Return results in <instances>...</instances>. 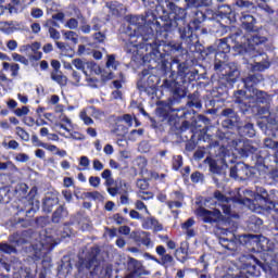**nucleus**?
I'll return each mask as SVG.
<instances>
[{
  "label": "nucleus",
  "instance_id": "50",
  "mask_svg": "<svg viewBox=\"0 0 278 278\" xmlns=\"http://www.w3.org/2000/svg\"><path fill=\"white\" fill-rule=\"evenodd\" d=\"M65 40H71V42H73L74 45H77V42H79V39L77 37V33L73 31V30H66L63 34Z\"/></svg>",
  "mask_w": 278,
  "mask_h": 278
},
{
  "label": "nucleus",
  "instance_id": "46",
  "mask_svg": "<svg viewBox=\"0 0 278 278\" xmlns=\"http://www.w3.org/2000/svg\"><path fill=\"white\" fill-rule=\"evenodd\" d=\"M190 179L192 184H203V181H205V175L199 170H195L191 174Z\"/></svg>",
  "mask_w": 278,
  "mask_h": 278
},
{
  "label": "nucleus",
  "instance_id": "63",
  "mask_svg": "<svg viewBox=\"0 0 278 278\" xmlns=\"http://www.w3.org/2000/svg\"><path fill=\"white\" fill-rule=\"evenodd\" d=\"M40 47H41V43L38 42V41H35V42H33L30 45L24 46V51H29V49H31V51L34 53H39L38 50L40 49Z\"/></svg>",
  "mask_w": 278,
  "mask_h": 278
},
{
  "label": "nucleus",
  "instance_id": "59",
  "mask_svg": "<svg viewBox=\"0 0 278 278\" xmlns=\"http://www.w3.org/2000/svg\"><path fill=\"white\" fill-rule=\"evenodd\" d=\"M91 29L93 31H101V27H103V22L99 17H92L91 20Z\"/></svg>",
  "mask_w": 278,
  "mask_h": 278
},
{
  "label": "nucleus",
  "instance_id": "16",
  "mask_svg": "<svg viewBox=\"0 0 278 278\" xmlns=\"http://www.w3.org/2000/svg\"><path fill=\"white\" fill-rule=\"evenodd\" d=\"M101 250L99 248H91L90 252L85 258H79L78 270H90L94 264H97V257H99Z\"/></svg>",
  "mask_w": 278,
  "mask_h": 278
},
{
  "label": "nucleus",
  "instance_id": "20",
  "mask_svg": "<svg viewBox=\"0 0 278 278\" xmlns=\"http://www.w3.org/2000/svg\"><path fill=\"white\" fill-rule=\"evenodd\" d=\"M190 251V243L188 241L180 242V247L174 252V256L181 264L188 262V255Z\"/></svg>",
  "mask_w": 278,
  "mask_h": 278
},
{
  "label": "nucleus",
  "instance_id": "56",
  "mask_svg": "<svg viewBox=\"0 0 278 278\" xmlns=\"http://www.w3.org/2000/svg\"><path fill=\"white\" fill-rule=\"evenodd\" d=\"M265 149H271L273 151H278V141H275L270 138L264 139Z\"/></svg>",
  "mask_w": 278,
  "mask_h": 278
},
{
  "label": "nucleus",
  "instance_id": "53",
  "mask_svg": "<svg viewBox=\"0 0 278 278\" xmlns=\"http://www.w3.org/2000/svg\"><path fill=\"white\" fill-rule=\"evenodd\" d=\"M139 112H140V114H142V116H144L146 118H148V121H150L151 127H153V129H157V127H159L157 122L155 121V118L151 117V115H149V113H147L144 108H139Z\"/></svg>",
  "mask_w": 278,
  "mask_h": 278
},
{
  "label": "nucleus",
  "instance_id": "37",
  "mask_svg": "<svg viewBox=\"0 0 278 278\" xmlns=\"http://www.w3.org/2000/svg\"><path fill=\"white\" fill-rule=\"evenodd\" d=\"M3 71H11L12 77H18V71H21V65L17 63L10 64L8 62L2 63Z\"/></svg>",
  "mask_w": 278,
  "mask_h": 278
},
{
  "label": "nucleus",
  "instance_id": "49",
  "mask_svg": "<svg viewBox=\"0 0 278 278\" xmlns=\"http://www.w3.org/2000/svg\"><path fill=\"white\" fill-rule=\"evenodd\" d=\"M108 36L105 33L97 31L92 35V39L94 40L96 45H103L106 40Z\"/></svg>",
  "mask_w": 278,
  "mask_h": 278
},
{
  "label": "nucleus",
  "instance_id": "5",
  "mask_svg": "<svg viewBox=\"0 0 278 278\" xmlns=\"http://www.w3.org/2000/svg\"><path fill=\"white\" fill-rule=\"evenodd\" d=\"M242 38H244V36H242V34L240 33H235V34H230L228 37L226 38H222L217 41V47L215 48L217 51V56L220 55L225 58V55H227V53H229L231 51V48L235 51H238V49H242L244 47V43H242Z\"/></svg>",
  "mask_w": 278,
  "mask_h": 278
},
{
  "label": "nucleus",
  "instance_id": "42",
  "mask_svg": "<svg viewBox=\"0 0 278 278\" xmlns=\"http://www.w3.org/2000/svg\"><path fill=\"white\" fill-rule=\"evenodd\" d=\"M184 166V156L181 154L172 157V170H179Z\"/></svg>",
  "mask_w": 278,
  "mask_h": 278
},
{
  "label": "nucleus",
  "instance_id": "61",
  "mask_svg": "<svg viewBox=\"0 0 278 278\" xmlns=\"http://www.w3.org/2000/svg\"><path fill=\"white\" fill-rule=\"evenodd\" d=\"M118 77L119 79L113 80V86L116 90H121V88H123V84H125V74H123V72L118 74Z\"/></svg>",
  "mask_w": 278,
  "mask_h": 278
},
{
  "label": "nucleus",
  "instance_id": "10",
  "mask_svg": "<svg viewBox=\"0 0 278 278\" xmlns=\"http://www.w3.org/2000/svg\"><path fill=\"white\" fill-rule=\"evenodd\" d=\"M72 64L75 66V68H77V71H83L85 75H88V73L86 72V66L87 68H91V71L98 68L99 73L101 74L102 81H110L114 79V72L102 71L101 67L94 62H84L81 59H74L72 61Z\"/></svg>",
  "mask_w": 278,
  "mask_h": 278
},
{
  "label": "nucleus",
  "instance_id": "9",
  "mask_svg": "<svg viewBox=\"0 0 278 278\" xmlns=\"http://www.w3.org/2000/svg\"><path fill=\"white\" fill-rule=\"evenodd\" d=\"M254 201L260 203L265 210H274L275 212L278 210L277 195L274 190L268 192L264 187H256Z\"/></svg>",
  "mask_w": 278,
  "mask_h": 278
},
{
  "label": "nucleus",
  "instance_id": "31",
  "mask_svg": "<svg viewBox=\"0 0 278 278\" xmlns=\"http://www.w3.org/2000/svg\"><path fill=\"white\" fill-rule=\"evenodd\" d=\"M261 166L268 167H278V150L274 154H269L268 156L264 155L263 159H261Z\"/></svg>",
  "mask_w": 278,
  "mask_h": 278
},
{
  "label": "nucleus",
  "instance_id": "60",
  "mask_svg": "<svg viewBox=\"0 0 278 278\" xmlns=\"http://www.w3.org/2000/svg\"><path fill=\"white\" fill-rule=\"evenodd\" d=\"M13 114H15V116H17L18 118L27 116V114H29V106H22L20 109H15L13 110Z\"/></svg>",
  "mask_w": 278,
  "mask_h": 278
},
{
  "label": "nucleus",
  "instance_id": "3",
  "mask_svg": "<svg viewBox=\"0 0 278 278\" xmlns=\"http://www.w3.org/2000/svg\"><path fill=\"white\" fill-rule=\"evenodd\" d=\"M195 17L185 27L178 28L182 45L186 46L187 51H195L199 45V36L194 31L201 29V23L207 18L203 11H195Z\"/></svg>",
  "mask_w": 278,
  "mask_h": 278
},
{
  "label": "nucleus",
  "instance_id": "22",
  "mask_svg": "<svg viewBox=\"0 0 278 278\" xmlns=\"http://www.w3.org/2000/svg\"><path fill=\"white\" fill-rule=\"evenodd\" d=\"M127 268L130 271L125 278H136L142 275V263L136 258H129L127 263Z\"/></svg>",
  "mask_w": 278,
  "mask_h": 278
},
{
  "label": "nucleus",
  "instance_id": "47",
  "mask_svg": "<svg viewBox=\"0 0 278 278\" xmlns=\"http://www.w3.org/2000/svg\"><path fill=\"white\" fill-rule=\"evenodd\" d=\"M102 179H105V186H113L114 178H112V170L104 169L101 174Z\"/></svg>",
  "mask_w": 278,
  "mask_h": 278
},
{
  "label": "nucleus",
  "instance_id": "41",
  "mask_svg": "<svg viewBox=\"0 0 278 278\" xmlns=\"http://www.w3.org/2000/svg\"><path fill=\"white\" fill-rule=\"evenodd\" d=\"M11 227H14L15 229L22 228L27 229L29 227V222L26 218H17L11 220Z\"/></svg>",
  "mask_w": 278,
  "mask_h": 278
},
{
  "label": "nucleus",
  "instance_id": "24",
  "mask_svg": "<svg viewBox=\"0 0 278 278\" xmlns=\"http://www.w3.org/2000/svg\"><path fill=\"white\" fill-rule=\"evenodd\" d=\"M66 218H68V210L65 205H59L56 210L52 213L51 223L60 225V223H64Z\"/></svg>",
  "mask_w": 278,
  "mask_h": 278
},
{
  "label": "nucleus",
  "instance_id": "43",
  "mask_svg": "<svg viewBox=\"0 0 278 278\" xmlns=\"http://www.w3.org/2000/svg\"><path fill=\"white\" fill-rule=\"evenodd\" d=\"M210 127V125H212V121H210V118H207V116L205 115H198L197 119H195V127Z\"/></svg>",
  "mask_w": 278,
  "mask_h": 278
},
{
  "label": "nucleus",
  "instance_id": "30",
  "mask_svg": "<svg viewBox=\"0 0 278 278\" xmlns=\"http://www.w3.org/2000/svg\"><path fill=\"white\" fill-rule=\"evenodd\" d=\"M198 47H201V45L199 43V41H198V43L195 45V51H191V53H197V52H199L200 53V55L202 56V58H210V55H215V59L217 60V58H218V52L216 51V48H214V46H210V47H207V48H203L202 50H201V48H199V50H197V48Z\"/></svg>",
  "mask_w": 278,
  "mask_h": 278
},
{
  "label": "nucleus",
  "instance_id": "36",
  "mask_svg": "<svg viewBox=\"0 0 278 278\" xmlns=\"http://www.w3.org/2000/svg\"><path fill=\"white\" fill-rule=\"evenodd\" d=\"M50 77L52 81L59 84V86H66L68 84V78L62 75V72H51Z\"/></svg>",
  "mask_w": 278,
  "mask_h": 278
},
{
  "label": "nucleus",
  "instance_id": "26",
  "mask_svg": "<svg viewBox=\"0 0 278 278\" xmlns=\"http://www.w3.org/2000/svg\"><path fill=\"white\" fill-rule=\"evenodd\" d=\"M132 240H135V242L138 244H142L143 247H151V232H132Z\"/></svg>",
  "mask_w": 278,
  "mask_h": 278
},
{
  "label": "nucleus",
  "instance_id": "14",
  "mask_svg": "<svg viewBox=\"0 0 278 278\" xmlns=\"http://www.w3.org/2000/svg\"><path fill=\"white\" fill-rule=\"evenodd\" d=\"M170 99H173V93H170L169 98L167 99V103L157 109V116L162 118V121H167V124L170 125V127H176L177 117L170 113L175 112L173 105H177V103H172Z\"/></svg>",
  "mask_w": 278,
  "mask_h": 278
},
{
  "label": "nucleus",
  "instance_id": "52",
  "mask_svg": "<svg viewBox=\"0 0 278 278\" xmlns=\"http://www.w3.org/2000/svg\"><path fill=\"white\" fill-rule=\"evenodd\" d=\"M0 251L7 255H12V253H16V248L8 243H0Z\"/></svg>",
  "mask_w": 278,
  "mask_h": 278
},
{
  "label": "nucleus",
  "instance_id": "4",
  "mask_svg": "<svg viewBox=\"0 0 278 278\" xmlns=\"http://www.w3.org/2000/svg\"><path fill=\"white\" fill-rule=\"evenodd\" d=\"M149 34L151 33L139 34V35L135 33L132 36H130V38H137V40H141V41L136 43V41L132 40L126 43L124 51L128 55H138V47H140V45H144V47H150V49L152 50V53L154 55H157L159 53L161 58H164V55H170L173 51H178V49L175 46L166 45L165 42L162 43L160 51L155 50L153 46L148 45L147 41L142 38V36H149Z\"/></svg>",
  "mask_w": 278,
  "mask_h": 278
},
{
  "label": "nucleus",
  "instance_id": "8",
  "mask_svg": "<svg viewBox=\"0 0 278 278\" xmlns=\"http://www.w3.org/2000/svg\"><path fill=\"white\" fill-rule=\"evenodd\" d=\"M235 151L241 155V157H249V155H252V157H255L256 163L262 166V159L269 157L270 153L266 150H257V148L249 144L247 141L239 140L238 143L235 146Z\"/></svg>",
  "mask_w": 278,
  "mask_h": 278
},
{
  "label": "nucleus",
  "instance_id": "48",
  "mask_svg": "<svg viewBox=\"0 0 278 278\" xmlns=\"http://www.w3.org/2000/svg\"><path fill=\"white\" fill-rule=\"evenodd\" d=\"M242 131L244 136H248V138H253V136H255V128L251 123L245 124L242 128Z\"/></svg>",
  "mask_w": 278,
  "mask_h": 278
},
{
  "label": "nucleus",
  "instance_id": "29",
  "mask_svg": "<svg viewBox=\"0 0 278 278\" xmlns=\"http://www.w3.org/2000/svg\"><path fill=\"white\" fill-rule=\"evenodd\" d=\"M262 225H264V220L255 215L250 216L249 220L247 222L248 229L250 231H254V233H257V231L262 229Z\"/></svg>",
  "mask_w": 278,
  "mask_h": 278
},
{
  "label": "nucleus",
  "instance_id": "11",
  "mask_svg": "<svg viewBox=\"0 0 278 278\" xmlns=\"http://www.w3.org/2000/svg\"><path fill=\"white\" fill-rule=\"evenodd\" d=\"M254 168L244 164L243 162H238L232 167H230V177L232 179H241V181H245V179H251V177L255 176Z\"/></svg>",
  "mask_w": 278,
  "mask_h": 278
},
{
  "label": "nucleus",
  "instance_id": "1",
  "mask_svg": "<svg viewBox=\"0 0 278 278\" xmlns=\"http://www.w3.org/2000/svg\"><path fill=\"white\" fill-rule=\"evenodd\" d=\"M168 8L172 14H174V18L165 20L163 24H160L157 15L151 13L146 20V25L150 27L151 31L146 36H141V38L146 41V45L154 47L155 51H160L162 43H165V40H168V33L179 27V23H177V21H181L184 23L186 21V16H188V12L186 10L189 8H179L174 2H169Z\"/></svg>",
  "mask_w": 278,
  "mask_h": 278
},
{
  "label": "nucleus",
  "instance_id": "19",
  "mask_svg": "<svg viewBox=\"0 0 278 278\" xmlns=\"http://www.w3.org/2000/svg\"><path fill=\"white\" fill-rule=\"evenodd\" d=\"M250 99L253 108H255V105H268L271 100L270 94L258 89H253V96H250Z\"/></svg>",
  "mask_w": 278,
  "mask_h": 278
},
{
  "label": "nucleus",
  "instance_id": "27",
  "mask_svg": "<svg viewBox=\"0 0 278 278\" xmlns=\"http://www.w3.org/2000/svg\"><path fill=\"white\" fill-rule=\"evenodd\" d=\"M60 204V199L58 197H46L42 201V211L46 214H51L53 207Z\"/></svg>",
  "mask_w": 278,
  "mask_h": 278
},
{
  "label": "nucleus",
  "instance_id": "51",
  "mask_svg": "<svg viewBox=\"0 0 278 278\" xmlns=\"http://www.w3.org/2000/svg\"><path fill=\"white\" fill-rule=\"evenodd\" d=\"M220 115L224 116V118H236V117H239L238 113L236 112V110H233L231 108L224 109L222 111Z\"/></svg>",
  "mask_w": 278,
  "mask_h": 278
},
{
  "label": "nucleus",
  "instance_id": "62",
  "mask_svg": "<svg viewBox=\"0 0 278 278\" xmlns=\"http://www.w3.org/2000/svg\"><path fill=\"white\" fill-rule=\"evenodd\" d=\"M79 166H83V168L78 167V170H88V166H90V159H88V156H80Z\"/></svg>",
  "mask_w": 278,
  "mask_h": 278
},
{
  "label": "nucleus",
  "instance_id": "64",
  "mask_svg": "<svg viewBox=\"0 0 278 278\" xmlns=\"http://www.w3.org/2000/svg\"><path fill=\"white\" fill-rule=\"evenodd\" d=\"M112 218L116 225H125L127 223V219L121 213H115Z\"/></svg>",
  "mask_w": 278,
  "mask_h": 278
},
{
  "label": "nucleus",
  "instance_id": "23",
  "mask_svg": "<svg viewBox=\"0 0 278 278\" xmlns=\"http://www.w3.org/2000/svg\"><path fill=\"white\" fill-rule=\"evenodd\" d=\"M155 251L159 257H161L162 266H175V257L170 254H166V248L164 245H157Z\"/></svg>",
  "mask_w": 278,
  "mask_h": 278
},
{
  "label": "nucleus",
  "instance_id": "25",
  "mask_svg": "<svg viewBox=\"0 0 278 278\" xmlns=\"http://www.w3.org/2000/svg\"><path fill=\"white\" fill-rule=\"evenodd\" d=\"M248 238L249 240L256 242V249H260V251H270V247H268V242H270V240H268V238L255 235H249Z\"/></svg>",
  "mask_w": 278,
  "mask_h": 278
},
{
  "label": "nucleus",
  "instance_id": "32",
  "mask_svg": "<svg viewBox=\"0 0 278 278\" xmlns=\"http://www.w3.org/2000/svg\"><path fill=\"white\" fill-rule=\"evenodd\" d=\"M188 102L187 108H195V110H201L203 108V104L201 103V98L199 96V91H195L193 93H190L188 96Z\"/></svg>",
  "mask_w": 278,
  "mask_h": 278
},
{
  "label": "nucleus",
  "instance_id": "33",
  "mask_svg": "<svg viewBox=\"0 0 278 278\" xmlns=\"http://www.w3.org/2000/svg\"><path fill=\"white\" fill-rule=\"evenodd\" d=\"M123 122H118V118H115V125L112 129V134L119 138H125L127 136V126L122 124Z\"/></svg>",
  "mask_w": 278,
  "mask_h": 278
},
{
  "label": "nucleus",
  "instance_id": "17",
  "mask_svg": "<svg viewBox=\"0 0 278 278\" xmlns=\"http://www.w3.org/2000/svg\"><path fill=\"white\" fill-rule=\"evenodd\" d=\"M239 21L241 23L242 29L249 34H255V31H257V26H255L257 25V18H255V16H253L250 11L241 12Z\"/></svg>",
  "mask_w": 278,
  "mask_h": 278
},
{
  "label": "nucleus",
  "instance_id": "45",
  "mask_svg": "<svg viewBox=\"0 0 278 278\" xmlns=\"http://www.w3.org/2000/svg\"><path fill=\"white\" fill-rule=\"evenodd\" d=\"M15 5H21V0H11V3H8L4 10H9V14H18V9Z\"/></svg>",
  "mask_w": 278,
  "mask_h": 278
},
{
  "label": "nucleus",
  "instance_id": "44",
  "mask_svg": "<svg viewBox=\"0 0 278 278\" xmlns=\"http://www.w3.org/2000/svg\"><path fill=\"white\" fill-rule=\"evenodd\" d=\"M257 8L267 12V14H275V10L268 5V0H256Z\"/></svg>",
  "mask_w": 278,
  "mask_h": 278
},
{
  "label": "nucleus",
  "instance_id": "12",
  "mask_svg": "<svg viewBox=\"0 0 278 278\" xmlns=\"http://www.w3.org/2000/svg\"><path fill=\"white\" fill-rule=\"evenodd\" d=\"M198 214L202 218L203 223L215 225V227H218V223H223V220H225V216H223V213L217 208L210 211L205 207H200L198 210Z\"/></svg>",
  "mask_w": 278,
  "mask_h": 278
},
{
  "label": "nucleus",
  "instance_id": "18",
  "mask_svg": "<svg viewBox=\"0 0 278 278\" xmlns=\"http://www.w3.org/2000/svg\"><path fill=\"white\" fill-rule=\"evenodd\" d=\"M247 43L242 47V49H247L248 51H256L258 55H264V50H257V47H262L268 42V38L262 37L260 35H252L247 39ZM248 45V47H247Z\"/></svg>",
  "mask_w": 278,
  "mask_h": 278
},
{
  "label": "nucleus",
  "instance_id": "6",
  "mask_svg": "<svg viewBox=\"0 0 278 278\" xmlns=\"http://www.w3.org/2000/svg\"><path fill=\"white\" fill-rule=\"evenodd\" d=\"M160 85V76L151 74V71L143 70L141 72V79L137 83L139 92L153 97L157 92Z\"/></svg>",
  "mask_w": 278,
  "mask_h": 278
},
{
  "label": "nucleus",
  "instance_id": "55",
  "mask_svg": "<svg viewBox=\"0 0 278 278\" xmlns=\"http://www.w3.org/2000/svg\"><path fill=\"white\" fill-rule=\"evenodd\" d=\"M117 118V123H126V125H128V127H131L134 125V117L131 116V114H124L123 116H118Z\"/></svg>",
  "mask_w": 278,
  "mask_h": 278
},
{
  "label": "nucleus",
  "instance_id": "2",
  "mask_svg": "<svg viewBox=\"0 0 278 278\" xmlns=\"http://www.w3.org/2000/svg\"><path fill=\"white\" fill-rule=\"evenodd\" d=\"M174 64H177V73L172 71L170 75L163 80L161 88L172 94L170 103H181V99H186L188 94L186 84L195 81L199 71L190 70L186 63H179V60H174Z\"/></svg>",
  "mask_w": 278,
  "mask_h": 278
},
{
  "label": "nucleus",
  "instance_id": "58",
  "mask_svg": "<svg viewBox=\"0 0 278 278\" xmlns=\"http://www.w3.org/2000/svg\"><path fill=\"white\" fill-rule=\"evenodd\" d=\"M35 224L37 225V227L45 229V227H47V225H49V217H47V216L36 217Z\"/></svg>",
  "mask_w": 278,
  "mask_h": 278
},
{
  "label": "nucleus",
  "instance_id": "40",
  "mask_svg": "<svg viewBox=\"0 0 278 278\" xmlns=\"http://www.w3.org/2000/svg\"><path fill=\"white\" fill-rule=\"evenodd\" d=\"M206 162L208 164V168L211 173H214L215 175H220V166H218V162H216V160L207 156L206 157Z\"/></svg>",
  "mask_w": 278,
  "mask_h": 278
},
{
  "label": "nucleus",
  "instance_id": "21",
  "mask_svg": "<svg viewBox=\"0 0 278 278\" xmlns=\"http://www.w3.org/2000/svg\"><path fill=\"white\" fill-rule=\"evenodd\" d=\"M261 81H264V76L262 74H250L247 77L242 78L243 86L247 90H255Z\"/></svg>",
  "mask_w": 278,
  "mask_h": 278
},
{
  "label": "nucleus",
  "instance_id": "7",
  "mask_svg": "<svg viewBox=\"0 0 278 278\" xmlns=\"http://www.w3.org/2000/svg\"><path fill=\"white\" fill-rule=\"evenodd\" d=\"M36 194H38V187H33L25 200L17 205V214L25 212L27 218H34L36 212L40 210V201L36 200Z\"/></svg>",
  "mask_w": 278,
  "mask_h": 278
},
{
  "label": "nucleus",
  "instance_id": "13",
  "mask_svg": "<svg viewBox=\"0 0 278 278\" xmlns=\"http://www.w3.org/2000/svg\"><path fill=\"white\" fill-rule=\"evenodd\" d=\"M232 103H236V105H238L242 114H247V112H249V109L253 108V104H251V96H248L247 91L243 89H238L233 91Z\"/></svg>",
  "mask_w": 278,
  "mask_h": 278
},
{
  "label": "nucleus",
  "instance_id": "28",
  "mask_svg": "<svg viewBox=\"0 0 278 278\" xmlns=\"http://www.w3.org/2000/svg\"><path fill=\"white\" fill-rule=\"evenodd\" d=\"M105 8H108L111 16H116L117 18L121 16V12H123V3L116 0L106 2Z\"/></svg>",
  "mask_w": 278,
  "mask_h": 278
},
{
  "label": "nucleus",
  "instance_id": "35",
  "mask_svg": "<svg viewBox=\"0 0 278 278\" xmlns=\"http://www.w3.org/2000/svg\"><path fill=\"white\" fill-rule=\"evenodd\" d=\"M143 227L144 229H151V227H154L155 231H162V229H164V226H162L155 217L147 218Z\"/></svg>",
  "mask_w": 278,
  "mask_h": 278
},
{
  "label": "nucleus",
  "instance_id": "54",
  "mask_svg": "<svg viewBox=\"0 0 278 278\" xmlns=\"http://www.w3.org/2000/svg\"><path fill=\"white\" fill-rule=\"evenodd\" d=\"M222 210L225 216H228V218H240V215L231 212V205L229 204L222 205Z\"/></svg>",
  "mask_w": 278,
  "mask_h": 278
},
{
  "label": "nucleus",
  "instance_id": "15",
  "mask_svg": "<svg viewBox=\"0 0 278 278\" xmlns=\"http://www.w3.org/2000/svg\"><path fill=\"white\" fill-rule=\"evenodd\" d=\"M219 244L227 251H236L238 238H236V233L233 231H230L229 229H222Z\"/></svg>",
  "mask_w": 278,
  "mask_h": 278
},
{
  "label": "nucleus",
  "instance_id": "34",
  "mask_svg": "<svg viewBox=\"0 0 278 278\" xmlns=\"http://www.w3.org/2000/svg\"><path fill=\"white\" fill-rule=\"evenodd\" d=\"M251 260L253 261V265L251 263H247L245 268L248 269V273H250V275H252V277H258L260 270H257L256 264L260 265L262 263L255 256H251Z\"/></svg>",
  "mask_w": 278,
  "mask_h": 278
},
{
  "label": "nucleus",
  "instance_id": "39",
  "mask_svg": "<svg viewBox=\"0 0 278 278\" xmlns=\"http://www.w3.org/2000/svg\"><path fill=\"white\" fill-rule=\"evenodd\" d=\"M238 77H240V71L238 68L229 70L225 74V79L229 81V84H236L238 81Z\"/></svg>",
  "mask_w": 278,
  "mask_h": 278
},
{
  "label": "nucleus",
  "instance_id": "57",
  "mask_svg": "<svg viewBox=\"0 0 278 278\" xmlns=\"http://www.w3.org/2000/svg\"><path fill=\"white\" fill-rule=\"evenodd\" d=\"M16 134L20 136L21 140H24V142H29V132L25 130L23 127L17 126L16 128Z\"/></svg>",
  "mask_w": 278,
  "mask_h": 278
},
{
  "label": "nucleus",
  "instance_id": "38",
  "mask_svg": "<svg viewBox=\"0 0 278 278\" xmlns=\"http://www.w3.org/2000/svg\"><path fill=\"white\" fill-rule=\"evenodd\" d=\"M240 121V117H229L222 122V127L224 129H236L238 127V123Z\"/></svg>",
  "mask_w": 278,
  "mask_h": 278
}]
</instances>
